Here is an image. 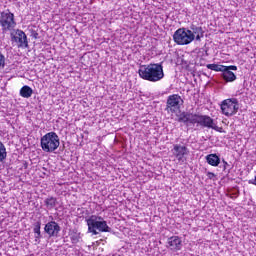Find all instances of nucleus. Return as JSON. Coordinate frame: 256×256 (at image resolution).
<instances>
[{
  "label": "nucleus",
  "instance_id": "26",
  "mask_svg": "<svg viewBox=\"0 0 256 256\" xmlns=\"http://www.w3.org/2000/svg\"><path fill=\"white\" fill-rule=\"evenodd\" d=\"M224 163V171H227V167H229V163L227 161L223 160Z\"/></svg>",
  "mask_w": 256,
  "mask_h": 256
},
{
  "label": "nucleus",
  "instance_id": "6",
  "mask_svg": "<svg viewBox=\"0 0 256 256\" xmlns=\"http://www.w3.org/2000/svg\"><path fill=\"white\" fill-rule=\"evenodd\" d=\"M11 42L18 47V49H27L29 47V40L27 39V34L21 29L13 30L10 33Z\"/></svg>",
  "mask_w": 256,
  "mask_h": 256
},
{
  "label": "nucleus",
  "instance_id": "9",
  "mask_svg": "<svg viewBox=\"0 0 256 256\" xmlns=\"http://www.w3.org/2000/svg\"><path fill=\"white\" fill-rule=\"evenodd\" d=\"M172 153L179 163H185L187 161L185 155H189V149L181 144H176L172 149Z\"/></svg>",
  "mask_w": 256,
  "mask_h": 256
},
{
  "label": "nucleus",
  "instance_id": "25",
  "mask_svg": "<svg viewBox=\"0 0 256 256\" xmlns=\"http://www.w3.org/2000/svg\"><path fill=\"white\" fill-rule=\"evenodd\" d=\"M1 65H5V56L0 52V67Z\"/></svg>",
  "mask_w": 256,
  "mask_h": 256
},
{
  "label": "nucleus",
  "instance_id": "24",
  "mask_svg": "<svg viewBox=\"0 0 256 256\" xmlns=\"http://www.w3.org/2000/svg\"><path fill=\"white\" fill-rule=\"evenodd\" d=\"M207 177L208 179H211V180H215V177H217V175H215V173L213 172H207Z\"/></svg>",
  "mask_w": 256,
  "mask_h": 256
},
{
  "label": "nucleus",
  "instance_id": "15",
  "mask_svg": "<svg viewBox=\"0 0 256 256\" xmlns=\"http://www.w3.org/2000/svg\"><path fill=\"white\" fill-rule=\"evenodd\" d=\"M34 237L35 244L39 245L41 243V222H37L34 226Z\"/></svg>",
  "mask_w": 256,
  "mask_h": 256
},
{
  "label": "nucleus",
  "instance_id": "3",
  "mask_svg": "<svg viewBox=\"0 0 256 256\" xmlns=\"http://www.w3.org/2000/svg\"><path fill=\"white\" fill-rule=\"evenodd\" d=\"M86 223L88 225V233H92V235H99L97 231H100V233H111V227L107 225V221L101 216L91 215L86 219Z\"/></svg>",
  "mask_w": 256,
  "mask_h": 256
},
{
  "label": "nucleus",
  "instance_id": "16",
  "mask_svg": "<svg viewBox=\"0 0 256 256\" xmlns=\"http://www.w3.org/2000/svg\"><path fill=\"white\" fill-rule=\"evenodd\" d=\"M31 95H33V89L28 85H25L20 89V96L24 99H29Z\"/></svg>",
  "mask_w": 256,
  "mask_h": 256
},
{
  "label": "nucleus",
  "instance_id": "5",
  "mask_svg": "<svg viewBox=\"0 0 256 256\" xmlns=\"http://www.w3.org/2000/svg\"><path fill=\"white\" fill-rule=\"evenodd\" d=\"M0 27L2 29V33L15 31V27H17V22H15V14L11 13L9 10L1 12Z\"/></svg>",
  "mask_w": 256,
  "mask_h": 256
},
{
  "label": "nucleus",
  "instance_id": "23",
  "mask_svg": "<svg viewBox=\"0 0 256 256\" xmlns=\"http://www.w3.org/2000/svg\"><path fill=\"white\" fill-rule=\"evenodd\" d=\"M224 69H226L227 71H237V66H224Z\"/></svg>",
  "mask_w": 256,
  "mask_h": 256
},
{
  "label": "nucleus",
  "instance_id": "8",
  "mask_svg": "<svg viewBox=\"0 0 256 256\" xmlns=\"http://www.w3.org/2000/svg\"><path fill=\"white\" fill-rule=\"evenodd\" d=\"M181 105H183V98L178 94H172L167 98L166 111L167 113H177L181 109Z\"/></svg>",
  "mask_w": 256,
  "mask_h": 256
},
{
  "label": "nucleus",
  "instance_id": "7",
  "mask_svg": "<svg viewBox=\"0 0 256 256\" xmlns=\"http://www.w3.org/2000/svg\"><path fill=\"white\" fill-rule=\"evenodd\" d=\"M221 111L226 117H232L239 111V102L235 98L226 99L221 103Z\"/></svg>",
  "mask_w": 256,
  "mask_h": 256
},
{
  "label": "nucleus",
  "instance_id": "10",
  "mask_svg": "<svg viewBox=\"0 0 256 256\" xmlns=\"http://www.w3.org/2000/svg\"><path fill=\"white\" fill-rule=\"evenodd\" d=\"M200 126L206 127L207 129H213L214 131H218L219 133H221V129H223L219 128L213 118L207 115L200 116Z\"/></svg>",
  "mask_w": 256,
  "mask_h": 256
},
{
  "label": "nucleus",
  "instance_id": "17",
  "mask_svg": "<svg viewBox=\"0 0 256 256\" xmlns=\"http://www.w3.org/2000/svg\"><path fill=\"white\" fill-rule=\"evenodd\" d=\"M44 203H45L47 209H49V210L55 209V207H57V198L48 197L44 200Z\"/></svg>",
  "mask_w": 256,
  "mask_h": 256
},
{
  "label": "nucleus",
  "instance_id": "4",
  "mask_svg": "<svg viewBox=\"0 0 256 256\" xmlns=\"http://www.w3.org/2000/svg\"><path fill=\"white\" fill-rule=\"evenodd\" d=\"M40 145L44 153H53L59 149L61 142L59 140V135L55 132H48L41 137Z\"/></svg>",
  "mask_w": 256,
  "mask_h": 256
},
{
  "label": "nucleus",
  "instance_id": "21",
  "mask_svg": "<svg viewBox=\"0 0 256 256\" xmlns=\"http://www.w3.org/2000/svg\"><path fill=\"white\" fill-rule=\"evenodd\" d=\"M201 116H202V115H193V116L190 118L189 122H190V123H193V124L197 123L198 125H201Z\"/></svg>",
  "mask_w": 256,
  "mask_h": 256
},
{
  "label": "nucleus",
  "instance_id": "20",
  "mask_svg": "<svg viewBox=\"0 0 256 256\" xmlns=\"http://www.w3.org/2000/svg\"><path fill=\"white\" fill-rule=\"evenodd\" d=\"M206 67H207V69H210L211 71H220L222 73H223V71H225V66L224 65L207 64Z\"/></svg>",
  "mask_w": 256,
  "mask_h": 256
},
{
  "label": "nucleus",
  "instance_id": "14",
  "mask_svg": "<svg viewBox=\"0 0 256 256\" xmlns=\"http://www.w3.org/2000/svg\"><path fill=\"white\" fill-rule=\"evenodd\" d=\"M222 77L225 81H227V83H233V81H236L237 79L235 73H233L231 70L226 69L222 71Z\"/></svg>",
  "mask_w": 256,
  "mask_h": 256
},
{
  "label": "nucleus",
  "instance_id": "22",
  "mask_svg": "<svg viewBox=\"0 0 256 256\" xmlns=\"http://www.w3.org/2000/svg\"><path fill=\"white\" fill-rule=\"evenodd\" d=\"M189 120H190V118H189V115H187V114H181L178 119V121L180 123H189Z\"/></svg>",
  "mask_w": 256,
  "mask_h": 256
},
{
  "label": "nucleus",
  "instance_id": "13",
  "mask_svg": "<svg viewBox=\"0 0 256 256\" xmlns=\"http://www.w3.org/2000/svg\"><path fill=\"white\" fill-rule=\"evenodd\" d=\"M206 163L211 165V167H219L221 163V158L217 154H208L206 157Z\"/></svg>",
  "mask_w": 256,
  "mask_h": 256
},
{
  "label": "nucleus",
  "instance_id": "19",
  "mask_svg": "<svg viewBox=\"0 0 256 256\" xmlns=\"http://www.w3.org/2000/svg\"><path fill=\"white\" fill-rule=\"evenodd\" d=\"M7 159V148H5V144L0 141V163H3Z\"/></svg>",
  "mask_w": 256,
  "mask_h": 256
},
{
  "label": "nucleus",
  "instance_id": "2",
  "mask_svg": "<svg viewBox=\"0 0 256 256\" xmlns=\"http://www.w3.org/2000/svg\"><path fill=\"white\" fill-rule=\"evenodd\" d=\"M138 75L144 81H150V83H157L165 77V72H163L162 63H151L146 65H141L138 70Z\"/></svg>",
  "mask_w": 256,
  "mask_h": 256
},
{
  "label": "nucleus",
  "instance_id": "12",
  "mask_svg": "<svg viewBox=\"0 0 256 256\" xmlns=\"http://www.w3.org/2000/svg\"><path fill=\"white\" fill-rule=\"evenodd\" d=\"M44 231L49 237H59L61 226L55 221H50L45 225Z\"/></svg>",
  "mask_w": 256,
  "mask_h": 256
},
{
  "label": "nucleus",
  "instance_id": "11",
  "mask_svg": "<svg viewBox=\"0 0 256 256\" xmlns=\"http://www.w3.org/2000/svg\"><path fill=\"white\" fill-rule=\"evenodd\" d=\"M167 249L170 251H181L183 249V240L179 236H171L167 239Z\"/></svg>",
  "mask_w": 256,
  "mask_h": 256
},
{
  "label": "nucleus",
  "instance_id": "1",
  "mask_svg": "<svg viewBox=\"0 0 256 256\" xmlns=\"http://www.w3.org/2000/svg\"><path fill=\"white\" fill-rule=\"evenodd\" d=\"M203 28L201 26L191 25L189 28H179L173 34V41L177 45H189L193 41H201L204 35Z\"/></svg>",
  "mask_w": 256,
  "mask_h": 256
},
{
  "label": "nucleus",
  "instance_id": "18",
  "mask_svg": "<svg viewBox=\"0 0 256 256\" xmlns=\"http://www.w3.org/2000/svg\"><path fill=\"white\" fill-rule=\"evenodd\" d=\"M69 236H70L71 243H73L74 245H77V243L81 241V232H77L73 230L72 232H70Z\"/></svg>",
  "mask_w": 256,
  "mask_h": 256
}]
</instances>
